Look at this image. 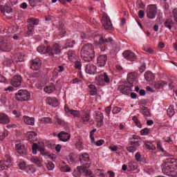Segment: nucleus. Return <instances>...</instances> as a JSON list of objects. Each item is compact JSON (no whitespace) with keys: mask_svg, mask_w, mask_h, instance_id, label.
<instances>
[{"mask_svg":"<svg viewBox=\"0 0 177 177\" xmlns=\"http://www.w3.org/2000/svg\"><path fill=\"white\" fill-rule=\"evenodd\" d=\"M162 171L163 174L168 176H177V159L169 158L162 165Z\"/></svg>","mask_w":177,"mask_h":177,"instance_id":"1","label":"nucleus"},{"mask_svg":"<svg viewBox=\"0 0 177 177\" xmlns=\"http://www.w3.org/2000/svg\"><path fill=\"white\" fill-rule=\"evenodd\" d=\"M80 161L82 166L78 167V169L80 172L85 174L86 176L95 177L92 171L88 168L91 167V160L89 159V155L86 153H81L79 156Z\"/></svg>","mask_w":177,"mask_h":177,"instance_id":"2","label":"nucleus"},{"mask_svg":"<svg viewBox=\"0 0 177 177\" xmlns=\"http://www.w3.org/2000/svg\"><path fill=\"white\" fill-rule=\"evenodd\" d=\"M80 55L84 62H92L95 59V48L92 44H84L81 49Z\"/></svg>","mask_w":177,"mask_h":177,"instance_id":"3","label":"nucleus"},{"mask_svg":"<svg viewBox=\"0 0 177 177\" xmlns=\"http://www.w3.org/2000/svg\"><path fill=\"white\" fill-rule=\"evenodd\" d=\"M37 50L41 55L48 53L49 56H53L54 55H60L62 49L58 44H55L52 48L45 45H40L37 47Z\"/></svg>","mask_w":177,"mask_h":177,"instance_id":"4","label":"nucleus"},{"mask_svg":"<svg viewBox=\"0 0 177 177\" xmlns=\"http://www.w3.org/2000/svg\"><path fill=\"white\" fill-rule=\"evenodd\" d=\"M107 44H110L111 45L114 46V44H115V43L114 42V40L111 37H109V38L106 39L103 37H101L100 38V41L98 42V46H100L101 52H104V50H106V49H107V47L106 46V45H107Z\"/></svg>","mask_w":177,"mask_h":177,"instance_id":"5","label":"nucleus"},{"mask_svg":"<svg viewBox=\"0 0 177 177\" xmlns=\"http://www.w3.org/2000/svg\"><path fill=\"white\" fill-rule=\"evenodd\" d=\"M30 93L27 90H19L18 93L15 94V99L19 102H26L30 99Z\"/></svg>","mask_w":177,"mask_h":177,"instance_id":"6","label":"nucleus"},{"mask_svg":"<svg viewBox=\"0 0 177 177\" xmlns=\"http://www.w3.org/2000/svg\"><path fill=\"white\" fill-rule=\"evenodd\" d=\"M12 44L8 39H5L3 37H0V50L3 52H10Z\"/></svg>","mask_w":177,"mask_h":177,"instance_id":"7","label":"nucleus"},{"mask_svg":"<svg viewBox=\"0 0 177 177\" xmlns=\"http://www.w3.org/2000/svg\"><path fill=\"white\" fill-rule=\"evenodd\" d=\"M157 15V6L156 5H149L147 8V17L148 19H156V16Z\"/></svg>","mask_w":177,"mask_h":177,"instance_id":"8","label":"nucleus"},{"mask_svg":"<svg viewBox=\"0 0 177 177\" xmlns=\"http://www.w3.org/2000/svg\"><path fill=\"white\" fill-rule=\"evenodd\" d=\"M102 23L105 30H111V28H113V24H111V20H110L109 16L104 15L102 17Z\"/></svg>","mask_w":177,"mask_h":177,"instance_id":"9","label":"nucleus"},{"mask_svg":"<svg viewBox=\"0 0 177 177\" xmlns=\"http://www.w3.org/2000/svg\"><path fill=\"white\" fill-rule=\"evenodd\" d=\"M21 82H23V78L21 75H15L11 80H10V84L14 86L15 88H19L20 85H21Z\"/></svg>","mask_w":177,"mask_h":177,"instance_id":"10","label":"nucleus"},{"mask_svg":"<svg viewBox=\"0 0 177 177\" xmlns=\"http://www.w3.org/2000/svg\"><path fill=\"white\" fill-rule=\"evenodd\" d=\"M140 146L139 142H130V143L127 147V150L129 153H135V151H138V148Z\"/></svg>","mask_w":177,"mask_h":177,"instance_id":"11","label":"nucleus"},{"mask_svg":"<svg viewBox=\"0 0 177 177\" xmlns=\"http://www.w3.org/2000/svg\"><path fill=\"white\" fill-rule=\"evenodd\" d=\"M80 122L84 124V125H86L88 122H91V114L87 111H84L80 114Z\"/></svg>","mask_w":177,"mask_h":177,"instance_id":"12","label":"nucleus"},{"mask_svg":"<svg viewBox=\"0 0 177 177\" xmlns=\"http://www.w3.org/2000/svg\"><path fill=\"white\" fill-rule=\"evenodd\" d=\"M95 120L97 122V128H100L103 125V120L104 118L103 117V114L102 113V112L95 111Z\"/></svg>","mask_w":177,"mask_h":177,"instance_id":"13","label":"nucleus"},{"mask_svg":"<svg viewBox=\"0 0 177 177\" xmlns=\"http://www.w3.org/2000/svg\"><path fill=\"white\" fill-rule=\"evenodd\" d=\"M123 56L124 59H127V60H130V62H135V60L137 59L136 55L131 50H125L123 53Z\"/></svg>","mask_w":177,"mask_h":177,"instance_id":"14","label":"nucleus"},{"mask_svg":"<svg viewBox=\"0 0 177 177\" xmlns=\"http://www.w3.org/2000/svg\"><path fill=\"white\" fill-rule=\"evenodd\" d=\"M12 160L9 156H7V160H0V171L8 169L10 167Z\"/></svg>","mask_w":177,"mask_h":177,"instance_id":"15","label":"nucleus"},{"mask_svg":"<svg viewBox=\"0 0 177 177\" xmlns=\"http://www.w3.org/2000/svg\"><path fill=\"white\" fill-rule=\"evenodd\" d=\"M96 66H95L93 64H88L86 65L85 71L87 74L94 75V74H96Z\"/></svg>","mask_w":177,"mask_h":177,"instance_id":"16","label":"nucleus"},{"mask_svg":"<svg viewBox=\"0 0 177 177\" xmlns=\"http://www.w3.org/2000/svg\"><path fill=\"white\" fill-rule=\"evenodd\" d=\"M107 62V55H101L97 59V64L98 67H104Z\"/></svg>","mask_w":177,"mask_h":177,"instance_id":"17","label":"nucleus"},{"mask_svg":"<svg viewBox=\"0 0 177 177\" xmlns=\"http://www.w3.org/2000/svg\"><path fill=\"white\" fill-rule=\"evenodd\" d=\"M32 150L33 154H37V151H40V154H41V156H48V153H45V149L39 147L37 143H33Z\"/></svg>","mask_w":177,"mask_h":177,"instance_id":"18","label":"nucleus"},{"mask_svg":"<svg viewBox=\"0 0 177 177\" xmlns=\"http://www.w3.org/2000/svg\"><path fill=\"white\" fill-rule=\"evenodd\" d=\"M64 111L66 113L71 114V115H73V117H76L77 118H80L81 117L80 111L70 109L67 105H65Z\"/></svg>","mask_w":177,"mask_h":177,"instance_id":"19","label":"nucleus"},{"mask_svg":"<svg viewBox=\"0 0 177 177\" xmlns=\"http://www.w3.org/2000/svg\"><path fill=\"white\" fill-rule=\"evenodd\" d=\"M132 88H133V83L127 84L121 90L123 95H129L132 92Z\"/></svg>","mask_w":177,"mask_h":177,"instance_id":"20","label":"nucleus"},{"mask_svg":"<svg viewBox=\"0 0 177 177\" xmlns=\"http://www.w3.org/2000/svg\"><path fill=\"white\" fill-rule=\"evenodd\" d=\"M30 68H32V70H35L36 71L41 68V60L39 58H36L32 60Z\"/></svg>","mask_w":177,"mask_h":177,"instance_id":"21","label":"nucleus"},{"mask_svg":"<svg viewBox=\"0 0 177 177\" xmlns=\"http://www.w3.org/2000/svg\"><path fill=\"white\" fill-rule=\"evenodd\" d=\"M66 68H67V66H66V65L58 66L54 69V71L53 72V76L59 77V73H64V71H66Z\"/></svg>","mask_w":177,"mask_h":177,"instance_id":"22","label":"nucleus"},{"mask_svg":"<svg viewBox=\"0 0 177 177\" xmlns=\"http://www.w3.org/2000/svg\"><path fill=\"white\" fill-rule=\"evenodd\" d=\"M15 149L19 154H26L27 149L22 143H17L15 145Z\"/></svg>","mask_w":177,"mask_h":177,"instance_id":"23","label":"nucleus"},{"mask_svg":"<svg viewBox=\"0 0 177 177\" xmlns=\"http://www.w3.org/2000/svg\"><path fill=\"white\" fill-rule=\"evenodd\" d=\"M58 138L59 139V140H62V142H67L68 140H70V135L68 133H66L64 131H61L58 136H57Z\"/></svg>","mask_w":177,"mask_h":177,"instance_id":"24","label":"nucleus"},{"mask_svg":"<svg viewBox=\"0 0 177 177\" xmlns=\"http://www.w3.org/2000/svg\"><path fill=\"white\" fill-rule=\"evenodd\" d=\"M175 23L176 21H173L171 19H168L165 21L164 26L166 28L169 29V31H172V27L175 26Z\"/></svg>","mask_w":177,"mask_h":177,"instance_id":"25","label":"nucleus"},{"mask_svg":"<svg viewBox=\"0 0 177 177\" xmlns=\"http://www.w3.org/2000/svg\"><path fill=\"white\" fill-rule=\"evenodd\" d=\"M46 103L53 107H57V106H59V101H57L56 97H48L46 100Z\"/></svg>","mask_w":177,"mask_h":177,"instance_id":"26","label":"nucleus"},{"mask_svg":"<svg viewBox=\"0 0 177 177\" xmlns=\"http://www.w3.org/2000/svg\"><path fill=\"white\" fill-rule=\"evenodd\" d=\"M10 120L9 119V116L6 113H0V124H9Z\"/></svg>","mask_w":177,"mask_h":177,"instance_id":"27","label":"nucleus"},{"mask_svg":"<svg viewBox=\"0 0 177 177\" xmlns=\"http://www.w3.org/2000/svg\"><path fill=\"white\" fill-rule=\"evenodd\" d=\"M27 136L30 143H32L33 142H35V140H37V133L34 131H28L27 133Z\"/></svg>","mask_w":177,"mask_h":177,"instance_id":"28","label":"nucleus"},{"mask_svg":"<svg viewBox=\"0 0 177 177\" xmlns=\"http://www.w3.org/2000/svg\"><path fill=\"white\" fill-rule=\"evenodd\" d=\"M23 120L26 125H31L32 127L34 126V124L35 122V120L34 119V118H30L26 115L24 116Z\"/></svg>","mask_w":177,"mask_h":177,"instance_id":"29","label":"nucleus"},{"mask_svg":"<svg viewBox=\"0 0 177 177\" xmlns=\"http://www.w3.org/2000/svg\"><path fill=\"white\" fill-rule=\"evenodd\" d=\"M138 169V162L134 160H131L128 163V171L131 172V171H135V169Z\"/></svg>","mask_w":177,"mask_h":177,"instance_id":"30","label":"nucleus"},{"mask_svg":"<svg viewBox=\"0 0 177 177\" xmlns=\"http://www.w3.org/2000/svg\"><path fill=\"white\" fill-rule=\"evenodd\" d=\"M156 148L159 151L163 153L165 157H168L169 156V154H168L162 147V143H161V141H156Z\"/></svg>","mask_w":177,"mask_h":177,"instance_id":"31","label":"nucleus"},{"mask_svg":"<svg viewBox=\"0 0 177 177\" xmlns=\"http://www.w3.org/2000/svg\"><path fill=\"white\" fill-rule=\"evenodd\" d=\"M77 53L74 50H69L68 52V58L71 62H75L77 60Z\"/></svg>","mask_w":177,"mask_h":177,"instance_id":"32","label":"nucleus"},{"mask_svg":"<svg viewBox=\"0 0 177 177\" xmlns=\"http://www.w3.org/2000/svg\"><path fill=\"white\" fill-rule=\"evenodd\" d=\"M28 26H30L31 27H34L35 26H38L39 24V19L36 18H29L28 19Z\"/></svg>","mask_w":177,"mask_h":177,"instance_id":"33","label":"nucleus"},{"mask_svg":"<svg viewBox=\"0 0 177 177\" xmlns=\"http://www.w3.org/2000/svg\"><path fill=\"white\" fill-rule=\"evenodd\" d=\"M55 89L56 87L55 86V84H50V85L44 87V92H46V93H52V92H54Z\"/></svg>","mask_w":177,"mask_h":177,"instance_id":"34","label":"nucleus"},{"mask_svg":"<svg viewBox=\"0 0 177 177\" xmlns=\"http://www.w3.org/2000/svg\"><path fill=\"white\" fill-rule=\"evenodd\" d=\"M144 145L147 150H156V145L151 142L145 141Z\"/></svg>","mask_w":177,"mask_h":177,"instance_id":"35","label":"nucleus"},{"mask_svg":"<svg viewBox=\"0 0 177 177\" xmlns=\"http://www.w3.org/2000/svg\"><path fill=\"white\" fill-rule=\"evenodd\" d=\"M30 161L33 162V164L38 165V167H41V165L42 164V158H38L37 156L32 157L30 159Z\"/></svg>","mask_w":177,"mask_h":177,"instance_id":"36","label":"nucleus"},{"mask_svg":"<svg viewBox=\"0 0 177 177\" xmlns=\"http://www.w3.org/2000/svg\"><path fill=\"white\" fill-rule=\"evenodd\" d=\"M145 78L146 81H153L155 79V76L151 72H146L145 73Z\"/></svg>","mask_w":177,"mask_h":177,"instance_id":"37","label":"nucleus"},{"mask_svg":"<svg viewBox=\"0 0 177 177\" xmlns=\"http://www.w3.org/2000/svg\"><path fill=\"white\" fill-rule=\"evenodd\" d=\"M129 84H132V82L136 81V73H131L127 76Z\"/></svg>","mask_w":177,"mask_h":177,"instance_id":"38","label":"nucleus"},{"mask_svg":"<svg viewBox=\"0 0 177 177\" xmlns=\"http://www.w3.org/2000/svg\"><path fill=\"white\" fill-rule=\"evenodd\" d=\"M18 30L19 26H17V25L12 26L8 28V32H9V34H15V32H17Z\"/></svg>","mask_w":177,"mask_h":177,"instance_id":"39","label":"nucleus"},{"mask_svg":"<svg viewBox=\"0 0 177 177\" xmlns=\"http://www.w3.org/2000/svg\"><path fill=\"white\" fill-rule=\"evenodd\" d=\"M64 34H66V28L64 26H59V35L57 36V38H63Z\"/></svg>","mask_w":177,"mask_h":177,"instance_id":"40","label":"nucleus"},{"mask_svg":"<svg viewBox=\"0 0 177 177\" xmlns=\"http://www.w3.org/2000/svg\"><path fill=\"white\" fill-rule=\"evenodd\" d=\"M140 113H142L143 115H146V117H149V115H150V111L146 106L141 107Z\"/></svg>","mask_w":177,"mask_h":177,"instance_id":"41","label":"nucleus"},{"mask_svg":"<svg viewBox=\"0 0 177 177\" xmlns=\"http://www.w3.org/2000/svg\"><path fill=\"white\" fill-rule=\"evenodd\" d=\"M0 10L3 13H4V12H6L7 13H10L12 12V8L8 6H0Z\"/></svg>","mask_w":177,"mask_h":177,"instance_id":"42","label":"nucleus"},{"mask_svg":"<svg viewBox=\"0 0 177 177\" xmlns=\"http://www.w3.org/2000/svg\"><path fill=\"white\" fill-rule=\"evenodd\" d=\"M89 89H91L90 91V94L91 95V96H95V95H96L97 90L96 89V86H95V85L91 84L88 86Z\"/></svg>","mask_w":177,"mask_h":177,"instance_id":"43","label":"nucleus"},{"mask_svg":"<svg viewBox=\"0 0 177 177\" xmlns=\"http://www.w3.org/2000/svg\"><path fill=\"white\" fill-rule=\"evenodd\" d=\"M28 31L26 32L27 37H32V34H34V26H27Z\"/></svg>","mask_w":177,"mask_h":177,"instance_id":"44","label":"nucleus"},{"mask_svg":"<svg viewBox=\"0 0 177 177\" xmlns=\"http://www.w3.org/2000/svg\"><path fill=\"white\" fill-rule=\"evenodd\" d=\"M41 0H28V2L32 8H35V6H37L38 3L41 2Z\"/></svg>","mask_w":177,"mask_h":177,"instance_id":"45","label":"nucleus"},{"mask_svg":"<svg viewBox=\"0 0 177 177\" xmlns=\"http://www.w3.org/2000/svg\"><path fill=\"white\" fill-rule=\"evenodd\" d=\"M132 120L136 124V127H138V128H142V123H140L139 119H138V117L133 116L132 118Z\"/></svg>","mask_w":177,"mask_h":177,"instance_id":"46","label":"nucleus"},{"mask_svg":"<svg viewBox=\"0 0 177 177\" xmlns=\"http://www.w3.org/2000/svg\"><path fill=\"white\" fill-rule=\"evenodd\" d=\"M8 135H9V131L8 130H3V132L0 133V140H3Z\"/></svg>","mask_w":177,"mask_h":177,"instance_id":"47","label":"nucleus"},{"mask_svg":"<svg viewBox=\"0 0 177 177\" xmlns=\"http://www.w3.org/2000/svg\"><path fill=\"white\" fill-rule=\"evenodd\" d=\"M101 75L102 76L104 82H106V84H110V77L107 75V73H104Z\"/></svg>","mask_w":177,"mask_h":177,"instance_id":"48","label":"nucleus"},{"mask_svg":"<svg viewBox=\"0 0 177 177\" xmlns=\"http://www.w3.org/2000/svg\"><path fill=\"white\" fill-rule=\"evenodd\" d=\"M96 81H97L98 85H101V86L104 85V80L102 75H100V76L96 77Z\"/></svg>","mask_w":177,"mask_h":177,"instance_id":"49","label":"nucleus"},{"mask_svg":"<svg viewBox=\"0 0 177 177\" xmlns=\"http://www.w3.org/2000/svg\"><path fill=\"white\" fill-rule=\"evenodd\" d=\"M175 114V109H174V106H170L167 109V115L169 117H172Z\"/></svg>","mask_w":177,"mask_h":177,"instance_id":"50","label":"nucleus"},{"mask_svg":"<svg viewBox=\"0 0 177 177\" xmlns=\"http://www.w3.org/2000/svg\"><path fill=\"white\" fill-rule=\"evenodd\" d=\"M40 121L41 124H52V120L50 118H42Z\"/></svg>","mask_w":177,"mask_h":177,"instance_id":"51","label":"nucleus"},{"mask_svg":"<svg viewBox=\"0 0 177 177\" xmlns=\"http://www.w3.org/2000/svg\"><path fill=\"white\" fill-rule=\"evenodd\" d=\"M115 71L118 74H122V73H124V68L121 65L117 64L115 65Z\"/></svg>","mask_w":177,"mask_h":177,"instance_id":"52","label":"nucleus"},{"mask_svg":"<svg viewBox=\"0 0 177 177\" xmlns=\"http://www.w3.org/2000/svg\"><path fill=\"white\" fill-rule=\"evenodd\" d=\"M75 45V41L74 40H68L66 44V48H73Z\"/></svg>","mask_w":177,"mask_h":177,"instance_id":"53","label":"nucleus"},{"mask_svg":"<svg viewBox=\"0 0 177 177\" xmlns=\"http://www.w3.org/2000/svg\"><path fill=\"white\" fill-rule=\"evenodd\" d=\"M60 170L62 172H70V171H71V168H70V167H68V165H64V166H62L60 167Z\"/></svg>","mask_w":177,"mask_h":177,"instance_id":"54","label":"nucleus"},{"mask_svg":"<svg viewBox=\"0 0 177 177\" xmlns=\"http://www.w3.org/2000/svg\"><path fill=\"white\" fill-rule=\"evenodd\" d=\"M149 132H150V129H149L148 128H145L140 131V134L142 136H146L149 135Z\"/></svg>","mask_w":177,"mask_h":177,"instance_id":"55","label":"nucleus"},{"mask_svg":"<svg viewBox=\"0 0 177 177\" xmlns=\"http://www.w3.org/2000/svg\"><path fill=\"white\" fill-rule=\"evenodd\" d=\"M95 132H96V129H94L90 132V139L91 140V143H95V136H93Z\"/></svg>","mask_w":177,"mask_h":177,"instance_id":"56","label":"nucleus"},{"mask_svg":"<svg viewBox=\"0 0 177 177\" xmlns=\"http://www.w3.org/2000/svg\"><path fill=\"white\" fill-rule=\"evenodd\" d=\"M95 145V146L100 147L102 146V145H104V140H97V142H95V138H94V142H91Z\"/></svg>","mask_w":177,"mask_h":177,"instance_id":"57","label":"nucleus"},{"mask_svg":"<svg viewBox=\"0 0 177 177\" xmlns=\"http://www.w3.org/2000/svg\"><path fill=\"white\" fill-rule=\"evenodd\" d=\"M55 122L58 125H63L64 124V120H62L59 116L55 117Z\"/></svg>","mask_w":177,"mask_h":177,"instance_id":"58","label":"nucleus"},{"mask_svg":"<svg viewBox=\"0 0 177 177\" xmlns=\"http://www.w3.org/2000/svg\"><path fill=\"white\" fill-rule=\"evenodd\" d=\"M121 107L115 106L112 110V113L113 114H118V113L121 112Z\"/></svg>","mask_w":177,"mask_h":177,"instance_id":"59","label":"nucleus"},{"mask_svg":"<svg viewBox=\"0 0 177 177\" xmlns=\"http://www.w3.org/2000/svg\"><path fill=\"white\" fill-rule=\"evenodd\" d=\"M130 142H138V143H140V146L142 143L140 138L138 136H133V139Z\"/></svg>","mask_w":177,"mask_h":177,"instance_id":"60","label":"nucleus"},{"mask_svg":"<svg viewBox=\"0 0 177 177\" xmlns=\"http://www.w3.org/2000/svg\"><path fill=\"white\" fill-rule=\"evenodd\" d=\"M46 167L49 171H52L55 168V165L52 162H48L46 165Z\"/></svg>","mask_w":177,"mask_h":177,"instance_id":"61","label":"nucleus"},{"mask_svg":"<svg viewBox=\"0 0 177 177\" xmlns=\"http://www.w3.org/2000/svg\"><path fill=\"white\" fill-rule=\"evenodd\" d=\"M6 95L3 94L1 95V97L0 98V102L2 103V104H6L7 102Z\"/></svg>","mask_w":177,"mask_h":177,"instance_id":"62","label":"nucleus"},{"mask_svg":"<svg viewBox=\"0 0 177 177\" xmlns=\"http://www.w3.org/2000/svg\"><path fill=\"white\" fill-rule=\"evenodd\" d=\"M75 62V68H77V70H81V67H82V65L81 64V62L80 61H74Z\"/></svg>","mask_w":177,"mask_h":177,"instance_id":"63","label":"nucleus"},{"mask_svg":"<svg viewBox=\"0 0 177 177\" xmlns=\"http://www.w3.org/2000/svg\"><path fill=\"white\" fill-rule=\"evenodd\" d=\"M39 77V73L34 72L30 74V78H38Z\"/></svg>","mask_w":177,"mask_h":177,"instance_id":"64","label":"nucleus"}]
</instances>
